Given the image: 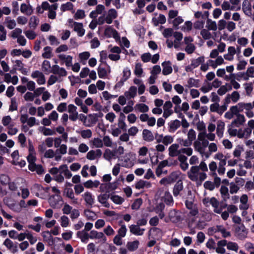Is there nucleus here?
<instances>
[{"label":"nucleus","instance_id":"5","mask_svg":"<svg viewBox=\"0 0 254 254\" xmlns=\"http://www.w3.org/2000/svg\"><path fill=\"white\" fill-rule=\"evenodd\" d=\"M155 139L158 143H162L166 146L171 144L174 141V137L171 135H164L158 133L155 135Z\"/></svg>","mask_w":254,"mask_h":254},{"label":"nucleus","instance_id":"21","mask_svg":"<svg viewBox=\"0 0 254 254\" xmlns=\"http://www.w3.org/2000/svg\"><path fill=\"white\" fill-rule=\"evenodd\" d=\"M20 10L22 14L27 16L31 15L33 12L32 6L29 3H21L20 7Z\"/></svg>","mask_w":254,"mask_h":254},{"label":"nucleus","instance_id":"64","mask_svg":"<svg viewBox=\"0 0 254 254\" xmlns=\"http://www.w3.org/2000/svg\"><path fill=\"white\" fill-rule=\"evenodd\" d=\"M232 90L229 84L226 83L225 85L221 86L217 90V93L219 95H224L227 91Z\"/></svg>","mask_w":254,"mask_h":254},{"label":"nucleus","instance_id":"27","mask_svg":"<svg viewBox=\"0 0 254 254\" xmlns=\"http://www.w3.org/2000/svg\"><path fill=\"white\" fill-rule=\"evenodd\" d=\"M58 58L65 64L66 66L70 67L72 65L73 58L71 56L60 54L58 55Z\"/></svg>","mask_w":254,"mask_h":254},{"label":"nucleus","instance_id":"11","mask_svg":"<svg viewBox=\"0 0 254 254\" xmlns=\"http://www.w3.org/2000/svg\"><path fill=\"white\" fill-rule=\"evenodd\" d=\"M62 201L63 199L62 197L59 194L52 195L49 197L48 199V202L50 206L53 208L58 207Z\"/></svg>","mask_w":254,"mask_h":254},{"label":"nucleus","instance_id":"19","mask_svg":"<svg viewBox=\"0 0 254 254\" xmlns=\"http://www.w3.org/2000/svg\"><path fill=\"white\" fill-rule=\"evenodd\" d=\"M199 173V167L197 166H192L188 172L189 178L192 181H197V177Z\"/></svg>","mask_w":254,"mask_h":254},{"label":"nucleus","instance_id":"32","mask_svg":"<svg viewBox=\"0 0 254 254\" xmlns=\"http://www.w3.org/2000/svg\"><path fill=\"white\" fill-rule=\"evenodd\" d=\"M239 112H242L244 110L246 112L253 109V106L251 103L240 102L236 105Z\"/></svg>","mask_w":254,"mask_h":254},{"label":"nucleus","instance_id":"28","mask_svg":"<svg viewBox=\"0 0 254 254\" xmlns=\"http://www.w3.org/2000/svg\"><path fill=\"white\" fill-rule=\"evenodd\" d=\"M131 71L130 69L126 67L124 68L123 71V77L121 81L117 84L118 86H122L124 84V82L127 80L130 76Z\"/></svg>","mask_w":254,"mask_h":254},{"label":"nucleus","instance_id":"8","mask_svg":"<svg viewBox=\"0 0 254 254\" xmlns=\"http://www.w3.org/2000/svg\"><path fill=\"white\" fill-rule=\"evenodd\" d=\"M97 72L100 78H106L111 73V67L108 64L105 66L100 64L98 67Z\"/></svg>","mask_w":254,"mask_h":254},{"label":"nucleus","instance_id":"63","mask_svg":"<svg viewBox=\"0 0 254 254\" xmlns=\"http://www.w3.org/2000/svg\"><path fill=\"white\" fill-rule=\"evenodd\" d=\"M150 187L151 184L150 183L144 181L143 180H140L136 182L135 184V188L138 190L143 189L144 187L148 188Z\"/></svg>","mask_w":254,"mask_h":254},{"label":"nucleus","instance_id":"49","mask_svg":"<svg viewBox=\"0 0 254 254\" xmlns=\"http://www.w3.org/2000/svg\"><path fill=\"white\" fill-rule=\"evenodd\" d=\"M139 242L138 240L128 242L127 244V250L130 252H134L136 251L139 247Z\"/></svg>","mask_w":254,"mask_h":254},{"label":"nucleus","instance_id":"37","mask_svg":"<svg viewBox=\"0 0 254 254\" xmlns=\"http://www.w3.org/2000/svg\"><path fill=\"white\" fill-rule=\"evenodd\" d=\"M166 21V19L165 16L163 14H159L158 15H156L154 17L152 18V22L154 25L157 26L159 24H164Z\"/></svg>","mask_w":254,"mask_h":254},{"label":"nucleus","instance_id":"3","mask_svg":"<svg viewBox=\"0 0 254 254\" xmlns=\"http://www.w3.org/2000/svg\"><path fill=\"white\" fill-rule=\"evenodd\" d=\"M49 187H43L40 184H35L31 188V190L36 196L41 199H46L49 195Z\"/></svg>","mask_w":254,"mask_h":254},{"label":"nucleus","instance_id":"15","mask_svg":"<svg viewBox=\"0 0 254 254\" xmlns=\"http://www.w3.org/2000/svg\"><path fill=\"white\" fill-rule=\"evenodd\" d=\"M102 155L101 150L98 149L96 150H91L87 152L86 158L90 161L99 159Z\"/></svg>","mask_w":254,"mask_h":254},{"label":"nucleus","instance_id":"46","mask_svg":"<svg viewBox=\"0 0 254 254\" xmlns=\"http://www.w3.org/2000/svg\"><path fill=\"white\" fill-rule=\"evenodd\" d=\"M41 68L43 72L45 73H50L52 72V67L51 63L47 60H44L41 65Z\"/></svg>","mask_w":254,"mask_h":254},{"label":"nucleus","instance_id":"41","mask_svg":"<svg viewBox=\"0 0 254 254\" xmlns=\"http://www.w3.org/2000/svg\"><path fill=\"white\" fill-rule=\"evenodd\" d=\"M90 57V53L89 52L85 51L80 53L78 54L79 62L83 65H85L87 63V61Z\"/></svg>","mask_w":254,"mask_h":254},{"label":"nucleus","instance_id":"14","mask_svg":"<svg viewBox=\"0 0 254 254\" xmlns=\"http://www.w3.org/2000/svg\"><path fill=\"white\" fill-rule=\"evenodd\" d=\"M64 195L68 198L71 200V203L72 204H78V198L75 196L73 190L71 188H65L64 190Z\"/></svg>","mask_w":254,"mask_h":254},{"label":"nucleus","instance_id":"44","mask_svg":"<svg viewBox=\"0 0 254 254\" xmlns=\"http://www.w3.org/2000/svg\"><path fill=\"white\" fill-rule=\"evenodd\" d=\"M242 9L244 13L250 16L252 14V7L250 2L248 0H244L243 2Z\"/></svg>","mask_w":254,"mask_h":254},{"label":"nucleus","instance_id":"30","mask_svg":"<svg viewBox=\"0 0 254 254\" xmlns=\"http://www.w3.org/2000/svg\"><path fill=\"white\" fill-rule=\"evenodd\" d=\"M105 7L102 4H98L96 6V9L92 11L89 14V17L91 18H95L98 14H101L105 10Z\"/></svg>","mask_w":254,"mask_h":254},{"label":"nucleus","instance_id":"54","mask_svg":"<svg viewBox=\"0 0 254 254\" xmlns=\"http://www.w3.org/2000/svg\"><path fill=\"white\" fill-rule=\"evenodd\" d=\"M109 198V195L106 194H101L98 196V201L103 205L106 207H109V204L107 202Z\"/></svg>","mask_w":254,"mask_h":254},{"label":"nucleus","instance_id":"59","mask_svg":"<svg viewBox=\"0 0 254 254\" xmlns=\"http://www.w3.org/2000/svg\"><path fill=\"white\" fill-rule=\"evenodd\" d=\"M60 9L63 12L71 11L72 13L74 12V10H73V4L71 2H67L65 3L62 4L61 6Z\"/></svg>","mask_w":254,"mask_h":254},{"label":"nucleus","instance_id":"47","mask_svg":"<svg viewBox=\"0 0 254 254\" xmlns=\"http://www.w3.org/2000/svg\"><path fill=\"white\" fill-rule=\"evenodd\" d=\"M60 173L63 174L65 178L68 179H70L72 175L66 165H62L60 166Z\"/></svg>","mask_w":254,"mask_h":254},{"label":"nucleus","instance_id":"61","mask_svg":"<svg viewBox=\"0 0 254 254\" xmlns=\"http://www.w3.org/2000/svg\"><path fill=\"white\" fill-rule=\"evenodd\" d=\"M134 109L135 111H137L140 112L146 113L149 111V107L145 104L138 103L135 105Z\"/></svg>","mask_w":254,"mask_h":254},{"label":"nucleus","instance_id":"2","mask_svg":"<svg viewBox=\"0 0 254 254\" xmlns=\"http://www.w3.org/2000/svg\"><path fill=\"white\" fill-rule=\"evenodd\" d=\"M208 145V141L207 139L202 138L201 133H199L198 136V139L194 141L193 147L195 151H197L201 157L209 158V153H207L206 148Z\"/></svg>","mask_w":254,"mask_h":254},{"label":"nucleus","instance_id":"62","mask_svg":"<svg viewBox=\"0 0 254 254\" xmlns=\"http://www.w3.org/2000/svg\"><path fill=\"white\" fill-rule=\"evenodd\" d=\"M200 35L204 40L215 39L211 32L207 29H203L200 31Z\"/></svg>","mask_w":254,"mask_h":254},{"label":"nucleus","instance_id":"38","mask_svg":"<svg viewBox=\"0 0 254 254\" xmlns=\"http://www.w3.org/2000/svg\"><path fill=\"white\" fill-rule=\"evenodd\" d=\"M124 94L128 98V100L133 99L137 95V88L134 86H131L124 93Z\"/></svg>","mask_w":254,"mask_h":254},{"label":"nucleus","instance_id":"39","mask_svg":"<svg viewBox=\"0 0 254 254\" xmlns=\"http://www.w3.org/2000/svg\"><path fill=\"white\" fill-rule=\"evenodd\" d=\"M77 237L79 238L81 241L84 243H87L90 238V235L85 230L79 231L76 233Z\"/></svg>","mask_w":254,"mask_h":254},{"label":"nucleus","instance_id":"1","mask_svg":"<svg viewBox=\"0 0 254 254\" xmlns=\"http://www.w3.org/2000/svg\"><path fill=\"white\" fill-rule=\"evenodd\" d=\"M169 155L170 157H174L179 156L183 154L190 156L192 155L193 150L190 147H182L180 148L179 144L178 143H173L168 148Z\"/></svg>","mask_w":254,"mask_h":254},{"label":"nucleus","instance_id":"31","mask_svg":"<svg viewBox=\"0 0 254 254\" xmlns=\"http://www.w3.org/2000/svg\"><path fill=\"white\" fill-rule=\"evenodd\" d=\"M106 17V23L111 24L114 19L117 17V12L114 9H110L108 11Z\"/></svg>","mask_w":254,"mask_h":254},{"label":"nucleus","instance_id":"9","mask_svg":"<svg viewBox=\"0 0 254 254\" xmlns=\"http://www.w3.org/2000/svg\"><path fill=\"white\" fill-rule=\"evenodd\" d=\"M77 109V107L72 104H69L67 106V112L69 113V119L73 122L76 121L78 118V113Z\"/></svg>","mask_w":254,"mask_h":254},{"label":"nucleus","instance_id":"42","mask_svg":"<svg viewBox=\"0 0 254 254\" xmlns=\"http://www.w3.org/2000/svg\"><path fill=\"white\" fill-rule=\"evenodd\" d=\"M172 101L175 105V106L174 107V112L177 114L180 113V104L182 102V100H181V98L178 95H175L172 97Z\"/></svg>","mask_w":254,"mask_h":254},{"label":"nucleus","instance_id":"55","mask_svg":"<svg viewBox=\"0 0 254 254\" xmlns=\"http://www.w3.org/2000/svg\"><path fill=\"white\" fill-rule=\"evenodd\" d=\"M4 24L9 29H13L16 25V21L14 19H11L10 17H6L5 18Z\"/></svg>","mask_w":254,"mask_h":254},{"label":"nucleus","instance_id":"16","mask_svg":"<svg viewBox=\"0 0 254 254\" xmlns=\"http://www.w3.org/2000/svg\"><path fill=\"white\" fill-rule=\"evenodd\" d=\"M173 107L172 103L170 101L165 102L163 105V117L165 118H167L171 116L173 113V111L172 109Z\"/></svg>","mask_w":254,"mask_h":254},{"label":"nucleus","instance_id":"13","mask_svg":"<svg viewBox=\"0 0 254 254\" xmlns=\"http://www.w3.org/2000/svg\"><path fill=\"white\" fill-rule=\"evenodd\" d=\"M238 112L236 116V119H235L231 123V126L232 127H239L242 126L246 122V118L244 115Z\"/></svg>","mask_w":254,"mask_h":254},{"label":"nucleus","instance_id":"34","mask_svg":"<svg viewBox=\"0 0 254 254\" xmlns=\"http://www.w3.org/2000/svg\"><path fill=\"white\" fill-rule=\"evenodd\" d=\"M225 125V123L221 120H219L217 122L216 134L219 138L223 136Z\"/></svg>","mask_w":254,"mask_h":254},{"label":"nucleus","instance_id":"26","mask_svg":"<svg viewBox=\"0 0 254 254\" xmlns=\"http://www.w3.org/2000/svg\"><path fill=\"white\" fill-rule=\"evenodd\" d=\"M240 205L239 208L240 210H247L249 208L248 203V196L246 194H243L240 198Z\"/></svg>","mask_w":254,"mask_h":254},{"label":"nucleus","instance_id":"29","mask_svg":"<svg viewBox=\"0 0 254 254\" xmlns=\"http://www.w3.org/2000/svg\"><path fill=\"white\" fill-rule=\"evenodd\" d=\"M103 157L105 160L111 161L116 158V152L108 148L106 149L103 153Z\"/></svg>","mask_w":254,"mask_h":254},{"label":"nucleus","instance_id":"24","mask_svg":"<svg viewBox=\"0 0 254 254\" xmlns=\"http://www.w3.org/2000/svg\"><path fill=\"white\" fill-rule=\"evenodd\" d=\"M3 245L9 251L13 254L18 252L17 245L14 244V243L9 239H6L3 242Z\"/></svg>","mask_w":254,"mask_h":254},{"label":"nucleus","instance_id":"40","mask_svg":"<svg viewBox=\"0 0 254 254\" xmlns=\"http://www.w3.org/2000/svg\"><path fill=\"white\" fill-rule=\"evenodd\" d=\"M239 112L238 108L236 106H233L231 107L228 112H227L224 115L225 118L231 120L234 116L238 114Z\"/></svg>","mask_w":254,"mask_h":254},{"label":"nucleus","instance_id":"60","mask_svg":"<svg viewBox=\"0 0 254 254\" xmlns=\"http://www.w3.org/2000/svg\"><path fill=\"white\" fill-rule=\"evenodd\" d=\"M58 7V4L55 3L51 5V8L49 10L48 16L50 19H54L56 18V10Z\"/></svg>","mask_w":254,"mask_h":254},{"label":"nucleus","instance_id":"50","mask_svg":"<svg viewBox=\"0 0 254 254\" xmlns=\"http://www.w3.org/2000/svg\"><path fill=\"white\" fill-rule=\"evenodd\" d=\"M184 187L183 182L179 180L174 186L173 193L175 196H177L180 194L181 191L183 190Z\"/></svg>","mask_w":254,"mask_h":254},{"label":"nucleus","instance_id":"36","mask_svg":"<svg viewBox=\"0 0 254 254\" xmlns=\"http://www.w3.org/2000/svg\"><path fill=\"white\" fill-rule=\"evenodd\" d=\"M181 122L178 120H175L170 121L168 124L169 132H175L181 126Z\"/></svg>","mask_w":254,"mask_h":254},{"label":"nucleus","instance_id":"10","mask_svg":"<svg viewBox=\"0 0 254 254\" xmlns=\"http://www.w3.org/2000/svg\"><path fill=\"white\" fill-rule=\"evenodd\" d=\"M11 62L14 69L20 71L24 75L27 74L28 70L26 68L24 67V64L22 61L19 60H12Z\"/></svg>","mask_w":254,"mask_h":254},{"label":"nucleus","instance_id":"4","mask_svg":"<svg viewBox=\"0 0 254 254\" xmlns=\"http://www.w3.org/2000/svg\"><path fill=\"white\" fill-rule=\"evenodd\" d=\"M122 166L125 168H131L136 162L135 154L131 152H128L121 159Z\"/></svg>","mask_w":254,"mask_h":254},{"label":"nucleus","instance_id":"7","mask_svg":"<svg viewBox=\"0 0 254 254\" xmlns=\"http://www.w3.org/2000/svg\"><path fill=\"white\" fill-rule=\"evenodd\" d=\"M31 77L35 79L39 85H44L46 82V77L43 72L36 70L32 72Z\"/></svg>","mask_w":254,"mask_h":254},{"label":"nucleus","instance_id":"22","mask_svg":"<svg viewBox=\"0 0 254 254\" xmlns=\"http://www.w3.org/2000/svg\"><path fill=\"white\" fill-rule=\"evenodd\" d=\"M90 238L91 239H98L103 243L106 242L107 238L102 232H98L95 230H92L90 233Z\"/></svg>","mask_w":254,"mask_h":254},{"label":"nucleus","instance_id":"25","mask_svg":"<svg viewBox=\"0 0 254 254\" xmlns=\"http://www.w3.org/2000/svg\"><path fill=\"white\" fill-rule=\"evenodd\" d=\"M129 228L130 233L136 236L142 235L145 231V229L141 228L139 226L136 224L131 225L129 226Z\"/></svg>","mask_w":254,"mask_h":254},{"label":"nucleus","instance_id":"17","mask_svg":"<svg viewBox=\"0 0 254 254\" xmlns=\"http://www.w3.org/2000/svg\"><path fill=\"white\" fill-rule=\"evenodd\" d=\"M213 207V211L217 214H220L222 210L225 208V206L220 205L219 201L215 198L211 197L210 198V203Z\"/></svg>","mask_w":254,"mask_h":254},{"label":"nucleus","instance_id":"23","mask_svg":"<svg viewBox=\"0 0 254 254\" xmlns=\"http://www.w3.org/2000/svg\"><path fill=\"white\" fill-rule=\"evenodd\" d=\"M52 73L58 75L60 77H64L67 75L66 70L57 64H55L52 66Z\"/></svg>","mask_w":254,"mask_h":254},{"label":"nucleus","instance_id":"58","mask_svg":"<svg viewBox=\"0 0 254 254\" xmlns=\"http://www.w3.org/2000/svg\"><path fill=\"white\" fill-rule=\"evenodd\" d=\"M165 208V205L163 203H160L158 204L155 209V211L157 213L160 219H162L164 217L165 214L163 212Z\"/></svg>","mask_w":254,"mask_h":254},{"label":"nucleus","instance_id":"33","mask_svg":"<svg viewBox=\"0 0 254 254\" xmlns=\"http://www.w3.org/2000/svg\"><path fill=\"white\" fill-rule=\"evenodd\" d=\"M73 29L79 37L83 36L85 34V30L82 23L74 22Z\"/></svg>","mask_w":254,"mask_h":254},{"label":"nucleus","instance_id":"57","mask_svg":"<svg viewBox=\"0 0 254 254\" xmlns=\"http://www.w3.org/2000/svg\"><path fill=\"white\" fill-rule=\"evenodd\" d=\"M85 188L87 189H92L93 188H97L100 185V182L97 180L94 181L88 180L83 184Z\"/></svg>","mask_w":254,"mask_h":254},{"label":"nucleus","instance_id":"53","mask_svg":"<svg viewBox=\"0 0 254 254\" xmlns=\"http://www.w3.org/2000/svg\"><path fill=\"white\" fill-rule=\"evenodd\" d=\"M142 136L144 140L150 142L154 140V137L152 132L148 129H144L142 132Z\"/></svg>","mask_w":254,"mask_h":254},{"label":"nucleus","instance_id":"52","mask_svg":"<svg viewBox=\"0 0 254 254\" xmlns=\"http://www.w3.org/2000/svg\"><path fill=\"white\" fill-rule=\"evenodd\" d=\"M54 56L52 48L50 46H46L43 49V52L42 54L43 58L45 59H51Z\"/></svg>","mask_w":254,"mask_h":254},{"label":"nucleus","instance_id":"51","mask_svg":"<svg viewBox=\"0 0 254 254\" xmlns=\"http://www.w3.org/2000/svg\"><path fill=\"white\" fill-rule=\"evenodd\" d=\"M84 215L87 220L91 221H94L97 218L95 212L88 209L84 210Z\"/></svg>","mask_w":254,"mask_h":254},{"label":"nucleus","instance_id":"45","mask_svg":"<svg viewBox=\"0 0 254 254\" xmlns=\"http://www.w3.org/2000/svg\"><path fill=\"white\" fill-rule=\"evenodd\" d=\"M173 36L175 38L174 41V48L178 49L180 47V42L183 39V34L179 32H175L173 33Z\"/></svg>","mask_w":254,"mask_h":254},{"label":"nucleus","instance_id":"20","mask_svg":"<svg viewBox=\"0 0 254 254\" xmlns=\"http://www.w3.org/2000/svg\"><path fill=\"white\" fill-rule=\"evenodd\" d=\"M248 232V230L243 224L238 226L236 228V233L237 235L240 239H244L246 238L247 236Z\"/></svg>","mask_w":254,"mask_h":254},{"label":"nucleus","instance_id":"12","mask_svg":"<svg viewBox=\"0 0 254 254\" xmlns=\"http://www.w3.org/2000/svg\"><path fill=\"white\" fill-rule=\"evenodd\" d=\"M180 219V213L175 210H172L169 212L168 216L165 218L164 220L166 222L171 221L173 223H176L179 221Z\"/></svg>","mask_w":254,"mask_h":254},{"label":"nucleus","instance_id":"48","mask_svg":"<svg viewBox=\"0 0 254 254\" xmlns=\"http://www.w3.org/2000/svg\"><path fill=\"white\" fill-rule=\"evenodd\" d=\"M4 81L7 83H11L16 85L18 82V78L17 76H11L9 73H6L4 75Z\"/></svg>","mask_w":254,"mask_h":254},{"label":"nucleus","instance_id":"18","mask_svg":"<svg viewBox=\"0 0 254 254\" xmlns=\"http://www.w3.org/2000/svg\"><path fill=\"white\" fill-rule=\"evenodd\" d=\"M104 35L108 38L113 37L115 40H119L120 38L118 32L111 26H108L105 30Z\"/></svg>","mask_w":254,"mask_h":254},{"label":"nucleus","instance_id":"35","mask_svg":"<svg viewBox=\"0 0 254 254\" xmlns=\"http://www.w3.org/2000/svg\"><path fill=\"white\" fill-rule=\"evenodd\" d=\"M178 159L180 163V166L181 168L186 171L189 168V165L187 162L188 158L184 154L182 155H179Z\"/></svg>","mask_w":254,"mask_h":254},{"label":"nucleus","instance_id":"56","mask_svg":"<svg viewBox=\"0 0 254 254\" xmlns=\"http://www.w3.org/2000/svg\"><path fill=\"white\" fill-rule=\"evenodd\" d=\"M220 192L223 199L226 201L230 197L228 188L225 186H222L220 189Z\"/></svg>","mask_w":254,"mask_h":254},{"label":"nucleus","instance_id":"43","mask_svg":"<svg viewBox=\"0 0 254 254\" xmlns=\"http://www.w3.org/2000/svg\"><path fill=\"white\" fill-rule=\"evenodd\" d=\"M163 66L162 73L165 75H168L172 73L173 69L171 64L170 62H164L162 64Z\"/></svg>","mask_w":254,"mask_h":254},{"label":"nucleus","instance_id":"6","mask_svg":"<svg viewBox=\"0 0 254 254\" xmlns=\"http://www.w3.org/2000/svg\"><path fill=\"white\" fill-rule=\"evenodd\" d=\"M81 197L87 207H92L95 202V197L92 192L86 191L81 194Z\"/></svg>","mask_w":254,"mask_h":254}]
</instances>
